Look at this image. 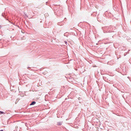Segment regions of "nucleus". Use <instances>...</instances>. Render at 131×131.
Listing matches in <instances>:
<instances>
[{
	"instance_id": "obj_1",
	"label": "nucleus",
	"mask_w": 131,
	"mask_h": 131,
	"mask_svg": "<svg viewBox=\"0 0 131 131\" xmlns=\"http://www.w3.org/2000/svg\"><path fill=\"white\" fill-rule=\"evenodd\" d=\"M36 103V102H35L34 101L33 102L30 104V105H34Z\"/></svg>"
},
{
	"instance_id": "obj_2",
	"label": "nucleus",
	"mask_w": 131,
	"mask_h": 131,
	"mask_svg": "<svg viewBox=\"0 0 131 131\" xmlns=\"http://www.w3.org/2000/svg\"><path fill=\"white\" fill-rule=\"evenodd\" d=\"M4 113H5L4 112H3L0 111V114H4Z\"/></svg>"
},
{
	"instance_id": "obj_3",
	"label": "nucleus",
	"mask_w": 131,
	"mask_h": 131,
	"mask_svg": "<svg viewBox=\"0 0 131 131\" xmlns=\"http://www.w3.org/2000/svg\"><path fill=\"white\" fill-rule=\"evenodd\" d=\"M64 42L65 43L67 44V42L66 41H64Z\"/></svg>"
},
{
	"instance_id": "obj_4",
	"label": "nucleus",
	"mask_w": 131,
	"mask_h": 131,
	"mask_svg": "<svg viewBox=\"0 0 131 131\" xmlns=\"http://www.w3.org/2000/svg\"><path fill=\"white\" fill-rule=\"evenodd\" d=\"M0 131H3V130H1Z\"/></svg>"
},
{
	"instance_id": "obj_5",
	"label": "nucleus",
	"mask_w": 131,
	"mask_h": 131,
	"mask_svg": "<svg viewBox=\"0 0 131 131\" xmlns=\"http://www.w3.org/2000/svg\"><path fill=\"white\" fill-rule=\"evenodd\" d=\"M1 26L0 25V28H1Z\"/></svg>"
}]
</instances>
